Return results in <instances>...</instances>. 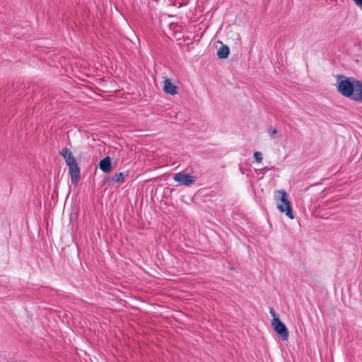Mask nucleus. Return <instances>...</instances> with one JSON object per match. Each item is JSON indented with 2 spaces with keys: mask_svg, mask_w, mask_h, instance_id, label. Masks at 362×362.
<instances>
[{
  "mask_svg": "<svg viewBox=\"0 0 362 362\" xmlns=\"http://www.w3.org/2000/svg\"><path fill=\"white\" fill-rule=\"evenodd\" d=\"M100 169L104 173H109L112 169L111 166V158L109 156H106L102 159L99 163Z\"/></svg>",
  "mask_w": 362,
  "mask_h": 362,
  "instance_id": "8",
  "label": "nucleus"
},
{
  "mask_svg": "<svg viewBox=\"0 0 362 362\" xmlns=\"http://www.w3.org/2000/svg\"><path fill=\"white\" fill-rule=\"evenodd\" d=\"M163 90L165 93L174 95L177 93V87L175 86L170 78L167 76H163Z\"/></svg>",
  "mask_w": 362,
  "mask_h": 362,
  "instance_id": "7",
  "label": "nucleus"
},
{
  "mask_svg": "<svg viewBox=\"0 0 362 362\" xmlns=\"http://www.w3.org/2000/svg\"><path fill=\"white\" fill-rule=\"evenodd\" d=\"M272 326L276 332L280 335L283 340H287L289 336L288 330L286 325L279 317H274L272 320Z\"/></svg>",
  "mask_w": 362,
  "mask_h": 362,
  "instance_id": "5",
  "label": "nucleus"
},
{
  "mask_svg": "<svg viewBox=\"0 0 362 362\" xmlns=\"http://www.w3.org/2000/svg\"><path fill=\"white\" fill-rule=\"evenodd\" d=\"M173 180L175 182H179L180 185L185 186H190L196 181L194 176L188 173H182L181 172L176 173L173 177Z\"/></svg>",
  "mask_w": 362,
  "mask_h": 362,
  "instance_id": "6",
  "label": "nucleus"
},
{
  "mask_svg": "<svg viewBox=\"0 0 362 362\" xmlns=\"http://www.w3.org/2000/svg\"><path fill=\"white\" fill-rule=\"evenodd\" d=\"M337 89L344 97L362 103V81L354 77L337 76Z\"/></svg>",
  "mask_w": 362,
  "mask_h": 362,
  "instance_id": "1",
  "label": "nucleus"
},
{
  "mask_svg": "<svg viewBox=\"0 0 362 362\" xmlns=\"http://www.w3.org/2000/svg\"><path fill=\"white\" fill-rule=\"evenodd\" d=\"M217 54L219 58L224 59L226 58L229 54V48L226 45L221 46L217 52Z\"/></svg>",
  "mask_w": 362,
  "mask_h": 362,
  "instance_id": "9",
  "label": "nucleus"
},
{
  "mask_svg": "<svg viewBox=\"0 0 362 362\" xmlns=\"http://www.w3.org/2000/svg\"><path fill=\"white\" fill-rule=\"evenodd\" d=\"M125 175L123 172L115 173L112 178L114 182H122L124 181Z\"/></svg>",
  "mask_w": 362,
  "mask_h": 362,
  "instance_id": "10",
  "label": "nucleus"
},
{
  "mask_svg": "<svg viewBox=\"0 0 362 362\" xmlns=\"http://www.w3.org/2000/svg\"><path fill=\"white\" fill-rule=\"evenodd\" d=\"M254 158L257 163H261L262 160V154L259 151H255L254 153Z\"/></svg>",
  "mask_w": 362,
  "mask_h": 362,
  "instance_id": "11",
  "label": "nucleus"
},
{
  "mask_svg": "<svg viewBox=\"0 0 362 362\" xmlns=\"http://www.w3.org/2000/svg\"><path fill=\"white\" fill-rule=\"evenodd\" d=\"M276 199L281 202L277 204L279 210L281 212H284L289 218L293 219L294 216L286 191L284 189L277 191Z\"/></svg>",
  "mask_w": 362,
  "mask_h": 362,
  "instance_id": "4",
  "label": "nucleus"
},
{
  "mask_svg": "<svg viewBox=\"0 0 362 362\" xmlns=\"http://www.w3.org/2000/svg\"><path fill=\"white\" fill-rule=\"evenodd\" d=\"M356 6L362 8V0H353Z\"/></svg>",
  "mask_w": 362,
  "mask_h": 362,
  "instance_id": "13",
  "label": "nucleus"
},
{
  "mask_svg": "<svg viewBox=\"0 0 362 362\" xmlns=\"http://www.w3.org/2000/svg\"><path fill=\"white\" fill-rule=\"evenodd\" d=\"M60 155L64 158L66 163L69 167L72 183L74 185L77 184L80 177V169L72 152L70 149L64 148L60 151Z\"/></svg>",
  "mask_w": 362,
  "mask_h": 362,
  "instance_id": "3",
  "label": "nucleus"
},
{
  "mask_svg": "<svg viewBox=\"0 0 362 362\" xmlns=\"http://www.w3.org/2000/svg\"><path fill=\"white\" fill-rule=\"evenodd\" d=\"M268 133L270 135L272 138H274L276 134H277V130L276 129H274L272 127H270L268 129Z\"/></svg>",
  "mask_w": 362,
  "mask_h": 362,
  "instance_id": "12",
  "label": "nucleus"
},
{
  "mask_svg": "<svg viewBox=\"0 0 362 362\" xmlns=\"http://www.w3.org/2000/svg\"><path fill=\"white\" fill-rule=\"evenodd\" d=\"M337 89L344 97L362 103V81L354 77L337 76Z\"/></svg>",
  "mask_w": 362,
  "mask_h": 362,
  "instance_id": "2",
  "label": "nucleus"
},
{
  "mask_svg": "<svg viewBox=\"0 0 362 362\" xmlns=\"http://www.w3.org/2000/svg\"><path fill=\"white\" fill-rule=\"evenodd\" d=\"M269 313L272 315V317H273V318L276 317V312H275L274 308H271L269 309Z\"/></svg>",
  "mask_w": 362,
  "mask_h": 362,
  "instance_id": "14",
  "label": "nucleus"
}]
</instances>
